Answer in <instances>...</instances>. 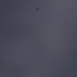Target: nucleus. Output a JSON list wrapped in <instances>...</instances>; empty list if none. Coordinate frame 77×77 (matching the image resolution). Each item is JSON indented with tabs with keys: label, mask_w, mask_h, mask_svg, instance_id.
<instances>
[{
	"label": "nucleus",
	"mask_w": 77,
	"mask_h": 77,
	"mask_svg": "<svg viewBox=\"0 0 77 77\" xmlns=\"http://www.w3.org/2000/svg\"><path fill=\"white\" fill-rule=\"evenodd\" d=\"M37 10H38L39 9V8H37Z\"/></svg>",
	"instance_id": "f257e3e1"
}]
</instances>
